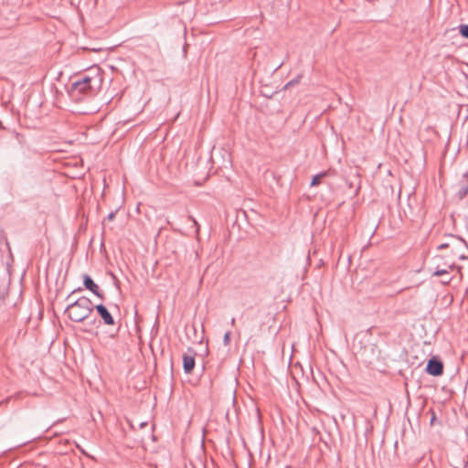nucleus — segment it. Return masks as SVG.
<instances>
[{
    "instance_id": "obj_3",
    "label": "nucleus",
    "mask_w": 468,
    "mask_h": 468,
    "mask_svg": "<svg viewBox=\"0 0 468 468\" xmlns=\"http://www.w3.org/2000/svg\"><path fill=\"white\" fill-rule=\"evenodd\" d=\"M426 371L429 375L433 377L441 376L443 374V363L433 356L429 359L426 366Z\"/></svg>"
},
{
    "instance_id": "obj_4",
    "label": "nucleus",
    "mask_w": 468,
    "mask_h": 468,
    "mask_svg": "<svg viewBox=\"0 0 468 468\" xmlns=\"http://www.w3.org/2000/svg\"><path fill=\"white\" fill-rule=\"evenodd\" d=\"M83 285L86 289L90 290L92 293L101 299H103V293L101 292L98 284H96L91 277L88 274L83 275Z\"/></svg>"
},
{
    "instance_id": "obj_15",
    "label": "nucleus",
    "mask_w": 468,
    "mask_h": 468,
    "mask_svg": "<svg viewBox=\"0 0 468 468\" xmlns=\"http://www.w3.org/2000/svg\"><path fill=\"white\" fill-rule=\"evenodd\" d=\"M115 215H116V212H111V213L107 216L106 219H108V220H110V221H111V220H113V219H114V218H115Z\"/></svg>"
},
{
    "instance_id": "obj_22",
    "label": "nucleus",
    "mask_w": 468,
    "mask_h": 468,
    "mask_svg": "<svg viewBox=\"0 0 468 468\" xmlns=\"http://www.w3.org/2000/svg\"><path fill=\"white\" fill-rule=\"evenodd\" d=\"M466 259H467V257H466V256H464V255H461V256H460V260H466Z\"/></svg>"
},
{
    "instance_id": "obj_11",
    "label": "nucleus",
    "mask_w": 468,
    "mask_h": 468,
    "mask_svg": "<svg viewBox=\"0 0 468 468\" xmlns=\"http://www.w3.org/2000/svg\"><path fill=\"white\" fill-rule=\"evenodd\" d=\"M460 33L463 37L468 39V25H461Z\"/></svg>"
},
{
    "instance_id": "obj_19",
    "label": "nucleus",
    "mask_w": 468,
    "mask_h": 468,
    "mask_svg": "<svg viewBox=\"0 0 468 468\" xmlns=\"http://www.w3.org/2000/svg\"><path fill=\"white\" fill-rule=\"evenodd\" d=\"M5 291H6L5 286L0 283V295L4 294L5 292Z\"/></svg>"
},
{
    "instance_id": "obj_1",
    "label": "nucleus",
    "mask_w": 468,
    "mask_h": 468,
    "mask_svg": "<svg viewBox=\"0 0 468 468\" xmlns=\"http://www.w3.org/2000/svg\"><path fill=\"white\" fill-rule=\"evenodd\" d=\"M102 76L99 68H92L88 73L82 74L71 84L70 97L76 101H81L87 97L94 96L101 89Z\"/></svg>"
},
{
    "instance_id": "obj_6",
    "label": "nucleus",
    "mask_w": 468,
    "mask_h": 468,
    "mask_svg": "<svg viewBox=\"0 0 468 468\" xmlns=\"http://www.w3.org/2000/svg\"><path fill=\"white\" fill-rule=\"evenodd\" d=\"M184 371L187 374L191 373L195 367V357L193 355L185 354L183 356Z\"/></svg>"
},
{
    "instance_id": "obj_20",
    "label": "nucleus",
    "mask_w": 468,
    "mask_h": 468,
    "mask_svg": "<svg viewBox=\"0 0 468 468\" xmlns=\"http://www.w3.org/2000/svg\"><path fill=\"white\" fill-rule=\"evenodd\" d=\"M434 420H435V414L432 413V417L431 419V423L432 424Z\"/></svg>"
},
{
    "instance_id": "obj_8",
    "label": "nucleus",
    "mask_w": 468,
    "mask_h": 468,
    "mask_svg": "<svg viewBox=\"0 0 468 468\" xmlns=\"http://www.w3.org/2000/svg\"><path fill=\"white\" fill-rule=\"evenodd\" d=\"M327 176V172H322L320 174L315 175L311 181V186H318L321 183V180Z\"/></svg>"
},
{
    "instance_id": "obj_13",
    "label": "nucleus",
    "mask_w": 468,
    "mask_h": 468,
    "mask_svg": "<svg viewBox=\"0 0 468 468\" xmlns=\"http://www.w3.org/2000/svg\"><path fill=\"white\" fill-rule=\"evenodd\" d=\"M188 219L191 220L194 223V226L196 228V232L198 234L199 229H200V226L197 223V221L196 220V218L194 217H192V216H189Z\"/></svg>"
},
{
    "instance_id": "obj_16",
    "label": "nucleus",
    "mask_w": 468,
    "mask_h": 468,
    "mask_svg": "<svg viewBox=\"0 0 468 468\" xmlns=\"http://www.w3.org/2000/svg\"><path fill=\"white\" fill-rule=\"evenodd\" d=\"M80 291H81V288H78V289L74 290L73 292H71V293L68 295L67 300H70V298L72 297V295H73L76 292H80Z\"/></svg>"
},
{
    "instance_id": "obj_9",
    "label": "nucleus",
    "mask_w": 468,
    "mask_h": 468,
    "mask_svg": "<svg viewBox=\"0 0 468 468\" xmlns=\"http://www.w3.org/2000/svg\"><path fill=\"white\" fill-rule=\"evenodd\" d=\"M302 79V75H298L296 78L290 80L286 85L285 88L294 86L300 82V80Z\"/></svg>"
},
{
    "instance_id": "obj_18",
    "label": "nucleus",
    "mask_w": 468,
    "mask_h": 468,
    "mask_svg": "<svg viewBox=\"0 0 468 468\" xmlns=\"http://www.w3.org/2000/svg\"><path fill=\"white\" fill-rule=\"evenodd\" d=\"M447 248H449V244L448 243H442V244H441L438 247V250H443V249H447Z\"/></svg>"
},
{
    "instance_id": "obj_12",
    "label": "nucleus",
    "mask_w": 468,
    "mask_h": 468,
    "mask_svg": "<svg viewBox=\"0 0 468 468\" xmlns=\"http://www.w3.org/2000/svg\"><path fill=\"white\" fill-rule=\"evenodd\" d=\"M230 335H231V333L229 331L225 333L224 337H223V343H224L225 346H229V343H230Z\"/></svg>"
},
{
    "instance_id": "obj_21",
    "label": "nucleus",
    "mask_w": 468,
    "mask_h": 468,
    "mask_svg": "<svg viewBox=\"0 0 468 468\" xmlns=\"http://www.w3.org/2000/svg\"><path fill=\"white\" fill-rule=\"evenodd\" d=\"M235 322H236V320H235V318L233 317V318L231 319V321H230L231 325H234V324H235Z\"/></svg>"
},
{
    "instance_id": "obj_2",
    "label": "nucleus",
    "mask_w": 468,
    "mask_h": 468,
    "mask_svg": "<svg viewBox=\"0 0 468 468\" xmlns=\"http://www.w3.org/2000/svg\"><path fill=\"white\" fill-rule=\"evenodd\" d=\"M92 302L87 297H80L70 303L65 309V314L75 323H81L90 318L93 312Z\"/></svg>"
},
{
    "instance_id": "obj_10",
    "label": "nucleus",
    "mask_w": 468,
    "mask_h": 468,
    "mask_svg": "<svg viewBox=\"0 0 468 468\" xmlns=\"http://www.w3.org/2000/svg\"><path fill=\"white\" fill-rule=\"evenodd\" d=\"M467 194H468V186H463L458 192V197L460 199H463L467 196Z\"/></svg>"
},
{
    "instance_id": "obj_17",
    "label": "nucleus",
    "mask_w": 468,
    "mask_h": 468,
    "mask_svg": "<svg viewBox=\"0 0 468 468\" xmlns=\"http://www.w3.org/2000/svg\"><path fill=\"white\" fill-rule=\"evenodd\" d=\"M451 237L455 238V236H453V235H451ZM456 239H459L460 241H462V242H463L466 247H468L467 242H466L463 238H461V237H456Z\"/></svg>"
},
{
    "instance_id": "obj_14",
    "label": "nucleus",
    "mask_w": 468,
    "mask_h": 468,
    "mask_svg": "<svg viewBox=\"0 0 468 468\" xmlns=\"http://www.w3.org/2000/svg\"><path fill=\"white\" fill-rule=\"evenodd\" d=\"M452 278L447 275V277H444V279L441 281V283L449 284L452 282Z\"/></svg>"
},
{
    "instance_id": "obj_7",
    "label": "nucleus",
    "mask_w": 468,
    "mask_h": 468,
    "mask_svg": "<svg viewBox=\"0 0 468 468\" xmlns=\"http://www.w3.org/2000/svg\"><path fill=\"white\" fill-rule=\"evenodd\" d=\"M458 269L461 270V267L456 266L455 264L445 265V268H440V266H436L435 271H433V276H443L448 275L450 270Z\"/></svg>"
},
{
    "instance_id": "obj_5",
    "label": "nucleus",
    "mask_w": 468,
    "mask_h": 468,
    "mask_svg": "<svg viewBox=\"0 0 468 468\" xmlns=\"http://www.w3.org/2000/svg\"><path fill=\"white\" fill-rule=\"evenodd\" d=\"M99 315L101 317L103 323L106 325H113L115 324V321L109 312V310L104 306L103 304H98L94 306Z\"/></svg>"
}]
</instances>
